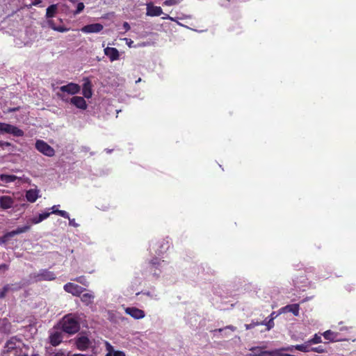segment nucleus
Returning <instances> with one entry per match:
<instances>
[{
    "mask_svg": "<svg viewBox=\"0 0 356 356\" xmlns=\"http://www.w3.org/2000/svg\"><path fill=\"white\" fill-rule=\"evenodd\" d=\"M278 316V314H276L275 312H272L270 315V319H272L274 321L275 318H277Z\"/></svg>",
    "mask_w": 356,
    "mask_h": 356,
    "instance_id": "nucleus-48",
    "label": "nucleus"
},
{
    "mask_svg": "<svg viewBox=\"0 0 356 356\" xmlns=\"http://www.w3.org/2000/svg\"><path fill=\"white\" fill-rule=\"evenodd\" d=\"M54 213L58 214V215L60 216L61 217L67 218V219L69 218V216H70L69 213L67 211H63V210L54 211Z\"/></svg>",
    "mask_w": 356,
    "mask_h": 356,
    "instance_id": "nucleus-34",
    "label": "nucleus"
},
{
    "mask_svg": "<svg viewBox=\"0 0 356 356\" xmlns=\"http://www.w3.org/2000/svg\"><path fill=\"white\" fill-rule=\"evenodd\" d=\"M143 294L148 296L152 300H159V293L154 289H151L148 291H145L144 292H142Z\"/></svg>",
    "mask_w": 356,
    "mask_h": 356,
    "instance_id": "nucleus-25",
    "label": "nucleus"
},
{
    "mask_svg": "<svg viewBox=\"0 0 356 356\" xmlns=\"http://www.w3.org/2000/svg\"><path fill=\"white\" fill-rule=\"evenodd\" d=\"M124 312L136 320L142 319L145 316V313L143 310L135 307H126L124 308Z\"/></svg>",
    "mask_w": 356,
    "mask_h": 356,
    "instance_id": "nucleus-10",
    "label": "nucleus"
},
{
    "mask_svg": "<svg viewBox=\"0 0 356 356\" xmlns=\"http://www.w3.org/2000/svg\"><path fill=\"white\" fill-rule=\"evenodd\" d=\"M15 200L9 195L0 196V209L7 210L13 208Z\"/></svg>",
    "mask_w": 356,
    "mask_h": 356,
    "instance_id": "nucleus-11",
    "label": "nucleus"
},
{
    "mask_svg": "<svg viewBox=\"0 0 356 356\" xmlns=\"http://www.w3.org/2000/svg\"><path fill=\"white\" fill-rule=\"evenodd\" d=\"M309 346H310V343H308V341H307L302 344L295 345V349L298 350L299 351H301V352L307 353L311 350V349H309Z\"/></svg>",
    "mask_w": 356,
    "mask_h": 356,
    "instance_id": "nucleus-26",
    "label": "nucleus"
},
{
    "mask_svg": "<svg viewBox=\"0 0 356 356\" xmlns=\"http://www.w3.org/2000/svg\"><path fill=\"white\" fill-rule=\"evenodd\" d=\"M146 15L147 16L156 17L160 16L163 13L162 8L159 6H154L152 3H148L146 4Z\"/></svg>",
    "mask_w": 356,
    "mask_h": 356,
    "instance_id": "nucleus-16",
    "label": "nucleus"
},
{
    "mask_svg": "<svg viewBox=\"0 0 356 356\" xmlns=\"http://www.w3.org/2000/svg\"><path fill=\"white\" fill-rule=\"evenodd\" d=\"M168 264L164 260L158 258L153 259L150 262V269L154 276L158 277L159 274L165 269Z\"/></svg>",
    "mask_w": 356,
    "mask_h": 356,
    "instance_id": "nucleus-6",
    "label": "nucleus"
},
{
    "mask_svg": "<svg viewBox=\"0 0 356 356\" xmlns=\"http://www.w3.org/2000/svg\"><path fill=\"white\" fill-rule=\"evenodd\" d=\"M29 221H31L32 224H38L42 222L38 221V216L31 218Z\"/></svg>",
    "mask_w": 356,
    "mask_h": 356,
    "instance_id": "nucleus-45",
    "label": "nucleus"
},
{
    "mask_svg": "<svg viewBox=\"0 0 356 356\" xmlns=\"http://www.w3.org/2000/svg\"><path fill=\"white\" fill-rule=\"evenodd\" d=\"M10 234H11L10 232H7L2 237H1L0 238V244L6 243L10 238L13 237V235H10Z\"/></svg>",
    "mask_w": 356,
    "mask_h": 356,
    "instance_id": "nucleus-31",
    "label": "nucleus"
},
{
    "mask_svg": "<svg viewBox=\"0 0 356 356\" xmlns=\"http://www.w3.org/2000/svg\"><path fill=\"white\" fill-rule=\"evenodd\" d=\"M81 90V86L75 83H69L67 85L62 86L59 88L60 92L63 94H68L71 95H74L78 94Z\"/></svg>",
    "mask_w": 356,
    "mask_h": 356,
    "instance_id": "nucleus-7",
    "label": "nucleus"
},
{
    "mask_svg": "<svg viewBox=\"0 0 356 356\" xmlns=\"http://www.w3.org/2000/svg\"><path fill=\"white\" fill-rule=\"evenodd\" d=\"M70 103L82 110H86L88 106L84 98L80 96H74L70 98Z\"/></svg>",
    "mask_w": 356,
    "mask_h": 356,
    "instance_id": "nucleus-17",
    "label": "nucleus"
},
{
    "mask_svg": "<svg viewBox=\"0 0 356 356\" xmlns=\"http://www.w3.org/2000/svg\"><path fill=\"white\" fill-rule=\"evenodd\" d=\"M56 6L51 5L47 8L46 16L47 18L52 17L56 12Z\"/></svg>",
    "mask_w": 356,
    "mask_h": 356,
    "instance_id": "nucleus-29",
    "label": "nucleus"
},
{
    "mask_svg": "<svg viewBox=\"0 0 356 356\" xmlns=\"http://www.w3.org/2000/svg\"><path fill=\"white\" fill-rule=\"evenodd\" d=\"M33 356H38V355H33Z\"/></svg>",
    "mask_w": 356,
    "mask_h": 356,
    "instance_id": "nucleus-61",
    "label": "nucleus"
},
{
    "mask_svg": "<svg viewBox=\"0 0 356 356\" xmlns=\"http://www.w3.org/2000/svg\"><path fill=\"white\" fill-rule=\"evenodd\" d=\"M52 356H65V354L63 353H56Z\"/></svg>",
    "mask_w": 356,
    "mask_h": 356,
    "instance_id": "nucleus-56",
    "label": "nucleus"
},
{
    "mask_svg": "<svg viewBox=\"0 0 356 356\" xmlns=\"http://www.w3.org/2000/svg\"><path fill=\"white\" fill-rule=\"evenodd\" d=\"M75 344L80 350H86L92 344V341L85 335H79L76 338Z\"/></svg>",
    "mask_w": 356,
    "mask_h": 356,
    "instance_id": "nucleus-9",
    "label": "nucleus"
},
{
    "mask_svg": "<svg viewBox=\"0 0 356 356\" xmlns=\"http://www.w3.org/2000/svg\"><path fill=\"white\" fill-rule=\"evenodd\" d=\"M322 335L324 338L330 342L343 341L346 339L340 337L339 333L332 332L331 330H327L324 332Z\"/></svg>",
    "mask_w": 356,
    "mask_h": 356,
    "instance_id": "nucleus-15",
    "label": "nucleus"
},
{
    "mask_svg": "<svg viewBox=\"0 0 356 356\" xmlns=\"http://www.w3.org/2000/svg\"><path fill=\"white\" fill-rule=\"evenodd\" d=\"M17 179V177L14 175L1 174L0 175V180L4 184H8L15 181Z\"/></svg>",
    "mask_w": 356,
    "mask_h": 356,
    "instance_id": "nucleus-23",
    "label": "nucleus"
},
{
    "mask_svg": "<svg viewBox=\"0 0 356 356\" xmlns=\"http://www.w3.org/2000/svg\"><path fill=\"white\" fill-rule=\"evenodd\" d=\"M95 296L92 292L83 293L81 297V300L86 305H89L93 302Z\"/></svg>",
    "mask_w": 356,
    "mask_h": 356,
    "instance_id": "nucleus-22",
    "label": "nucleus"
},
{
    "mask_svg": "<svg viewBox=\"0 0 356 356\" xmlns=\"http://www.w3.org/2000/svg\"><path fill=\"white\" fill-rule=\"evenodd\" d=\"M69 220V225L70 226H72V227H77L79 226V224H77L76 222H75V220L73 218V219H71L70 217L69 218H67Z\"/></svg>",
    "mask_w": 356,
    "mask_h": 356,
    "instance_id": "nucleus-42",
    "label": "nucleus"
},
{
    "mask_svg": "<svg viewBox=\"0 0 356 356\" xmlns=\"http://www.w3.org/2000/svg\"><path fill=\"white\" fill-rule=\"evenodd\" d=\"M42 0H34L32 3V5L35 6H38L42 3Z\"/></svg>",
    "mask_w": 356,
    "mask_h": 356,
    "instance_id": "nucleus-49",
    "label": "nucleus"
},
{
    "mask_svg": "<svg viewBox=\"0 0 356 356\" xmlns=\"http://www.w3.org/2000/svg\"><path fill=\"white\" fill-rule=\"evenodd\" d=\"M266 346H254L249 350L251 352L250 356H269L270 350H264Z\"/></svg>",
    "mask_w": 356,
    "mask_h": 356,
    "instance_id": "nucleus-19",
    "label": "nucleus"
},
{
    "mask_svg": "<svg viewBox=\"0 0 356 356\" xmlns=\"http://www.w3.org/2000/svg\"><path fill=\"white\" fill-rule=\"evenodd\" d=\"M63 340V333L58 330H53L50 332L49 341L51 345L56 346L60 344Z\"/></svg>",
    "mask_w": 356,
    "mask_h": 356,
    "instance_id": "nucleus-14",
    "label": "nucleus"
},
{
    "mask_svg": "<svg viewBox=\"0 0 356 356\" xmlns=\"http://www.w3.org/2000/svg\"><path fill=\"white\" fill-rule=\"evenodd\" d=\"M226 328L230 329L232 331H235L236 330V327L232 326V325L227 326Z\"/></svg>",
    "mask_w": 356,
    "mask_h": 356,
    "instance_id": "nucleus-55",
    "label": "nucleus"
},
{
    "mask_svg": "<svg viewBox=\"0 0 356 356\" xmlns=\"http://www.w3.org/2000/svg\"><path fill=\"white\" fill-rule=\"evenodd\" d=\"M106 354L105 356H114L115 353L117 352L114 347L108 341L104 342Z\"/></svg>",
    "mask_w": 356,
    "mask_h": 356,
    "instance_id": "nucleus-27",
    "label": "nucleus"
},
{
    "mask_svg": "<svg viewBox=\"0 0 356 356\" xmlns=\"http://www.w3.org/2000/svg\"><path fill=\"white\" fill-rule=\"evenodd\" d=\"M260 325H266L267 327V330H270V329H272L273 327H274V321L272 320V319H269L268 321H263L261 323H260Z\"/></svg>",
    "mask_w": 356,
    "mask_h": 356,
    "instance_id": "nucleus-32",
    "label": "nucleus"
},
{
    "mask_svg": "<svg viewBox=\"0 0 356 356\" xmlns=\"http://www.w3.org/2000/svg\"><path fill=\"white\" fill-rule=\"evenodd\" d=\"M29 347L23 341L12 337L8 340L2 350V356H28Z\"/></svg>",
    "mask_w": 356,
    "mask_h": 356,
    "instance_id": "nucleus-1",
    "label": "nucleus"
},
{
    "mask_svg": "<svg viewBox=\"0 0 356 356\" xmlns=\"http://www.w3.org/2000/svg\"><path fill=\"white\" fill-rule=\"evenodd\" d=\"M55 274L47 269H41L38 272L31 273L30 275V280L32 282H40V281H51L55 280Z\"/></svg>",
    "mask_w": 356,
    "mask_h": 356,
    "instance_id": "nucleus-3",
    "label": "nucleus"
},
{
    "mask_svg": "<svg viewBox=\"0 0 356 356\" xmlns=\"http://www.w3.org/2000/svg\"><path fill=\"white\" fill-rule=\"evenodd\" d=\"M72 356H87V355H83V354H74Z\"/></svg>",
    "mask_w": 356,
    "mask_h": 356,
    "instance_id": "nucleus-58",
    "label": "nucleus"
},
{
    "mask_svg": "<svg viewBox=\"0 0 356 356\" xmlns=\"http://www.w3.org/2000/svg\"><path fill=\"white\" fill-rule=\"evenodd\" d=\"M52 29L57 31L60 33H64L68 31V29L65 28L63 26H52Z\"/></svg>",
    "mask_w": 356,
    "mask_h": 356,
    "instance_id": "nucleus-38",
    "label": "nucleus"
},
{
    "mask_svg": "<svg viewBox=\"0 0 356 356\" xmlns=\"http://www.w3.org/2000/svg\"><path fill=\"white\" fill-rule=\"evenodd\" d=\"M282 350H284V351H291L292 352L293 350H296L295 349V346H286V347H283L282 348Z\"/></svg>",
    "mask_w": 356,
    "mask_h": 356,
    "instance_id": "nucleus-43",
    "label": "nucleus"
},
{
    "mask_svg": "<svg viewBox=\"0 0 356 356\" xmlns=\"http://www.w3.org/2000/svg\"><path fill=\"white\" fill-rule=\"evenodd\" d=\"M82 94L85 98L90 99L92 96V85L90 80L86 77L83 79Z\"/></svg>",
    "mask_w": 356,
    "mask_h": 356,
    "instance_id": "nucleus-12",
    "label": "nucleus"
},
{
    "mask_svg": "<svg viewBox=\"0 0 356 356\" xmlns=\"http://www.w3.org/2000/svg\"><path fill=\"white\" fill-rule=\"evenodd\" d=\"M47 23H48L49 27H51V29H52V26H55L53 20H51V19L48 20Z\"/></svg>",
    "mask_w": 356,
    "mask_h": 356,
    "instance_id": "nucleus-53",
    "label": "nucleus"
},
{
    "mask_svg": "<svg viewBox=\"0 0 356 356\" xmlns=\"http://www.w3.org/2000/svg\"><path fill=\"white\" fill-rule=\"evenodd\" d=\"M85 6L83 3L80 2L77 4L76 10L74 11V15L79 14L81 11L83 10Z\"/></svg>",
    "mask_w": 356,
    "mask_h": 356,
    "instance_id": "nucleus-36",
    "label": "nucleus"
},
{
    "mask_svg": "<svg viewBox=\"0 0 356 356\" xmlns=\"http://www.w3.org/2000/svg\"><path fill=\"white\" fill-rule=\"evenodd\" d=\"M126 41H127V45L131 47V44H133V41L131 40H128L127 38H125Z\"/></svg>",
    "mask_w": 356,
    "mask_h": 356,
    "instance_id": "nucleus-51",
    "label": "nucleus"
},
{
    "mask_svg": "<svg viewBox=\"0 0 356 356\" xmlns=\"http://www.w3.org/2000/svg\"><path fill=\"white\" fill-rule=\"evenodd\" d=\"M104 26L102 24L99 23L88 24L83 26L81 31L84 33H99Z\"/></svg>",
    "mask_w": 356,
    "mask_h": 356,
    "instance_id": "nucleus-13",
    "label": "nucleus"
},
{
    "mask_svg": "<svg viewBox=\"0 0 356 356\" xmlns=\"http://www.w3.org/2000/svg\"><path fill=\"white\" fill-rule=\"evenodd\" d=\"M7 323V321L6 319H3L2 321H0V323L2 325H6Z\"/></svg>",
    "mask_w": 356,
    "mask_h": 356,
    "instance_id": "nucleus-57",
    "label": "nucleus"
},
{
    "mask_svg": "<svg viewBox=\"0 0 356 356\" xmlns=\"http://www.w3.org/2000/svg\"><path fill=\"white\" fill-rule=\"evenodd\" d=\"M75 280L85 286H88V283L86 281L85 278L83 277H79L75 279Z\"/></svg>",
    "mask_w": 356,
    "mask_h": 356,
    "instance_id": "nucleus-41",
    "label": "nucleus"
},
{
    "mask_svg": "<svg viewBox=\"0 0 356 356\" xmlns=\"http://www.w3.org/2000/svg\"><path fill=\"white\" fill-rule=\"evenodd\" d=\"M56 95L64 102H70V99L65 95L60 92H56Z\"/></svg>",
    "mask_w": 356,
    "mask_h": 356,
    "instance_id": "nucleus-33",
    "label": "nucleus"
},
{
    "mask_svg": "<svg viewBox=\"0 0 356 356\" xmlns=\"http://www.w3.org/2000/svg\"><path fill=\"white\" fill-rule=\"evenodd\" d=\"M104 54L109 58L111 62L119 60L120 54L118 50L114 47H108L104 49Z\"/></svg>",
    "mask_w": 356,
    "mask_h": 356,
    "instance_id": "nucleus-18",
    "label": "nucleus"
},
{
    "mask_svg": "<svg viewBox=\"0 0 356 356\" xmlns=\"http://www.w3.org/2000/svg\"><path fill=\"white\" fill-rule=\"evenodd\" d=\"M299 305L298 304L289 305L282 307L280 310L283 312H291L294 316H299Z\"/></svg>",
    "mask_w": 356,
    "mask_h": 356,
    "instance_id": "nucleus-21",
    "label": "nucleus"
},
{
    "mask_svg": "<svg viewBox=\"0 0 356 356\" xmlns=\"http://www.w3.org/2000/svg\"><path fill=\"white\" fill-rule=\"evenodd\" d=\"M260 325V323H258V322H252L250 324H245V329L246 330H250V329H252L254 327H255L256 326Z\"/></svg>",
    "mask_w": 356,
    "mask_h": 356,
    "instance_id": "nucleus-39",
    "label": "nucleus"
},
{
    "mask_svg": "<svg viewBox=\"0 0 356 356\" xmlns=\"http://www.w3.org/2000/svg\"><path fill=\"white\" fill-rule=\"evenodd\" d=\"M59 207V205H54L51 207V213H54V211H59L57 208Z\"/></svg>",
    "mask_w": 356,
    "mask_h": 356,
    "instance_id": "nucleus-52",
    "label": "nucleus"
},
{
    "mask_svg": "<svg viewBox=\"0 0 356 356\" xmlns=\"http://www.w3.org/2000/svg\"><path fill=\"white\" fill-rule=\"evenodd\" d=\"M311 350L318 353H323L325 352V350L322 346L312 348H311Z\"/></svg>",
    "mask_w": 356,
    "mask_h": 356,
    "instance_id": "nucleus-40",
    "label": "nucleus"
},
{
    "mask_svg": "<svg viewBox=\"0 0 356 356\" xmlns=\"http://www.w3.org/2000/svg\"><path fill=\"white\" fill-rule=\"evenodd\" d=\"M36 149L44 156L52 157L55 154V150L42 140H38L35 142Z\"/></svg>",
    "mask_w": 356,
    "mask_h": 356,
    "instance_id": "nucleus-5",
    "label": "nucleus"
},
{
    "mask_svg": "<svg viewBox=\"0 0 356 356\" xmlns=\"http://www.w3.org/2000/svg\"><path fill=\"white\" fill-rule=\"evenodd\" d=\"M114 356H126L124 352L122 350H117V352L115 353Z\"/></svg>",
    "mask_w": 356,
    "mask_h": 356,
    "instance_id": "nucleus-47",
    "label": "nucleus"
},
{
    "mask_svg": "<svg viewBox=\"0 0 356 356\" xmlns=\"http://www.w3.org/2000/svg\"><path fill=\"white\" fill-rule=\"evenodd\" d=\"M11 146V143H9V142H4V141H2V140H0V147H10Z\"/></svg>",
    "mask_w": 356,
    "mask_h": 356,
    "instance_id": "nucleus-44",
    "label": "nucleus"
},
{
    "mask_svg": "<svg viewBox=\"0 0 356 356\" xmlns=\"http://www.w3.org/2000/svg\"><path fill=\"white\" fill-rule=\"evenodd\" d=\"M40 191L37 188H31L26 192V198L29 202H35L40 197Z\"/></svg>",
    "mask_w": 356,
    "mask_h": 356,
    "instance_id": "nucleus-20",
    "label": "nucleus"
},
{
    "mask_svg": "<svg viewBox=\"0 0 356 356\" xmlns=\"http://www.w3.org/2000/svg\"><path fill=\"white\" fill-rule=\"evenodd\" d=\"M30 228H31V225H24L22 227H19L16 229L11 231L10 232L11 234L10 235H13V236H14L17 234L24 233V232L29 231L30 229Z\"/></svg>",
    "mask_w": 356,
    "mask_h": 356,
    "instance_id": "nucleus-24",
    "label": "nucleus"
},
{
    "mask_svg": "<svg viewBox=\"0 0 356 356\" xmlns=\"http://www.w3.org/2000/svg\"><path fill=\"white\" fill-rule=\"evenodd\" d=\"M229 1V0H226L225 2L222 1L221 5L223 6H227L228 5Z\"/></svg>",
    "mask_w": 356,
    "mask_h": 356,
    "instance_id": "nucleus-54",
    "label": "nucleus"
},
{
    "mask_svg": "<svg viewBox=\"0 0 356 356\" xmlns=\"http://www.w3.org/2000/svg\"><path fill=\"white\" fill-rule=\"evenodd\" d=\"M50 215L49 212H44L38 215V221H43L47 219Z\"/></svg>",
    "mask_w": 356,
    "mask_h": 356,
    "instance_id": "nucleus-37",
    "label": "nucleus"
},
{
    "mask_svg": "<svg viewBox=\"0 0 356 356\" xmlns=\"http://www.w3.org/2000/svg\"><path fill=\"white\" fill-rule=\"evenodd\" d=\"M106 151L107 153H111L112 152L111 149H106Z\"/></svg>",
    "mask_w": 356,
    "mask_h": 356,
    "instance_id": "nucleus-59",
    "label": "nucleus"
},
{
    "mask_svg": "<svg viewBox=\"0 0 356 356\" xmlns=\"http://www.w3.org/2000/svg\"><path fill=\"white\" fill-rule=\"evenodd\" d=\"M10 134L16 137L23 136L24 134V131L16 126L0 122V134Z\"/></svg>",
    "mask_w": 356,
    "mask_h": 356,
    "instance_id": "nucleus-4",
    "label": "nucleus"
},
{
    "mask_svg": "<svg viewBox=\"0 0 356 356\" xmlns=\"http://www.w3.org/2000/svg\"><path fill=\"white\" fill-rule=\"evenodd\" d=\"M60 325L63 331L70 334L77 332L80 327L77 317L72 314L65 316Z\"/></svg>",
    "mask_w": 356,
    "mask_h": 356,
    "instance_id": "nucleus-2",
    "label": "nucleus"
},
{
    "mask_svg": "<svg viewBox=\"0 0 356 356\" xmlns=\"http://www.w3.org/2000/svg\"><path fill=\"white\" fill-rule=\"evenodd\" d=\"M64 290L75 296H79L86 289L76 284L68 282L63 286Z\"/></svg>",
    "mask_w": 356,
    "mask_h": 356,
    "instance_id": "nucleus-8",
    "label": "nucleus"
},
{
    "mask_svg": "<svg viewBox=\"0 0 356 356\" xmlns=\"http://www.w3.org/2000/svg\"><path fill=\"white\" fill-rule=\"evenodd\" d=\"M308 343H309L310 345L322 343L321 336L319 335L318 334H315L314 336L313 337V338L308 340Z\"/></svg>",
    "mask_w": 356,
    "mask_h": 356,
    "instance_id": "nucleus-30",
    "label": "nucleus"
},
{
    "mask_svg": "<svg viewBox=\"0 0 356 356\" xmlns=\"http://www.w3.org/2000/svg\"><path fill=\"white\" fill-rule=\"evenodd\" d=\"M163 19H168L171 21H175V19L172 17H170L168 15H165L164 17H162Z\"/></svg>",
    "mask_w": 356,
    "mask_h": 356,
    "instance_id": "nucleus-50",
    "label": "nucleus"
},
{
    "mask_svg": "<svg viewBox=\"0 0 356 356\" xmlns=\"http://www.w3.org/2000/svg\"><path fill=\"white\" fill-rule=\"evenodd\" d=\"M140 81H141V79H140V78H139L137 81H136V83H139Z\"/></svg>",
    "mask_w": 356,
    "mask_h": 356,
    "instance_id": "nucleus-60",
    "label": "nucleus"
},
{
    "mask_svg": "<svg viewBox=\"0 0 356 356\" xmlns=\"http://www.w3.org/2000/svg\"><path fill=\"white\" fill-rule=\"evenodd\" d=\"M122 26H123V29H124V31H128L130 29V25L127 22L123 23Z\"/></svg>",
    "mask_w": 356,
    "mask_h": 356,
    "instance_id": "nucleus-46",
    "label": "nucleus"
},
{
    "mask_svg": "<svg viewBox=\"0 0 356 356\" xmlns=\"http://www.w3.org/2000/svg\"><path fill=\"white\" fill-rule=\"evenodd\" d=\"M282 348L280 349L270 350L269 356H291L290 354L282 353Z\"/></svg>",
    "mask_w": 356,
    "mask_h": 356,
    "instance_id": "nucleus-28",
    "label": "nucleus"
},
{
    "mask_svg": "<svg viewBox=\"0 0 356 356\" xmlns=\"http://www.w3.org/2000/svg\"><path fill=\"white\" fill-rule=\"evenodd\" d=\"M180 3V0H165L163 4L168 6L177 5Z\"/></svg>",
    "mask_w": 356,
    "mask_h": 356,
    "instance_id": "nucleus-35",
    "label": "nucleus"
}]
</instances>
